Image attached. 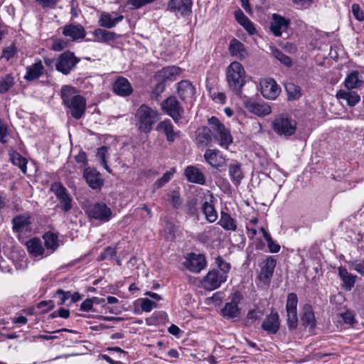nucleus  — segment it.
<instances>
[{"mask_svg": "<svg viewBox=\"0 0 364 364\" xmlns=\"http://www.w3.org/2000/svg\"><path fill=\"white\" fill-rule=\"evenodd\" d=\"M60 95L63 104L67 108V114L75 119L82 118L86 109L85 98L77 94V90L70 85L61 87Z\"/></svg>", "mask_w": 364, "mask_h": 364, "instance_id": "nucleus-1", "label": "nucleus"}, {"mask_svg": "<svg viewBox=\"0 0 364 364\" xmlns=\"http://www.w3.org/2000/svg\"><path fill=\"white\" fill-rule=\"evenodd\" d=\"M246 73L241 63L232 62L226 69V80L228 88L235 95H241L246 83Z\"/></svg>", "mask_w": 364, "mask_h": 364, "instance_id": "nucleus-2", "label": "nucleus"}, {"mask_svg": "<svg viewBox=\"0 0 364 364\" xmlns=\"http://www.w3.org/2000/svg\"><path fill=\"white\" fill-rule=\"evenodd\" d=\"M135 117L139 129L147 134L151 131L152 126L158 121L159 112L146 105H141L137 109Z\"/></svg>", "mask_w": 364, "mask_h": 364, "instance_id": "nucleus-3", "label": "nucleus"}, {"mask_svg": "<svg viewBox=\"0 0 364 364\" xmlns=\"http://www.w3.org/2000/svg\"><path fill=\"white\" fill-rule=\"evenodd\" d=\"M208 124L210 126L213 139L218 142L220 146L228 149L229 145L232 143V137L229 129L215 117L210 118Z\"/></svg>", "mask_w": 364, "mask_h": 364, "instance_id": "nucleus-4", "label": "nucleus"}, {"mask_svg": "<svg viewBox=\"0 0 364 364\" xmlns=\"http://www.w3.org/2000/svg\"><path fill=\"white\" fill-rule=\"evenodd\" d=\"M272 127L277 134L289 136L295 133L296 122L288 116L280 115L273 121Z\"/></svg>", "mask_w": 364, "mask_h": 364, "instance_id": "nucleus-5", "label": "nucleus"}, {"mask_svg": "<svg viewBox=\"0 0 364 364\" xmlns=\"http://www.w3.org/2000/svg\"><path fill=\"white\" fill-rule=\"evenodd\" d=\"M50 191L54 193L59 200L57 207L67 213L72 209V198L67 189L60 183H54L50 186Z\"/></svg>", "mask_w": 364, "mask_h": 364, "instance_id": "nucleus-6", "label": "nucleus"}, {"mask_svg": "<svg viewBox=\"0 0 364 364\" xmlns=\"http://www.w3.org/2000/svg\"><path fill=\"white\" fill-rule=\"evenodd\" d=\"M161 108L176 122L181 119L184 114L183 107L174 96H171L164 100L161 103Z\"/></svg>", "mask_w": 364, "mask_h": 364, "instance_id": "nucleus-7", "label": "nucleus"}, {"mask_svg": "<svg viewBox=\"0 0 364 364\" xmlns=\"http://www.w3.org/2000/svg\"><path fill=\"white\" fill-rule=\"evenodd\" d=\"M79 60L74 55V53L66 51L61 53L56 60L55 66L56 70L64 74L68 75L75 68Z\"/></svg>", "mask_w": 364, "mask_h": 364, "instance_id": "nucleus-8", "label": "nucleus"}, {"mask_svg": "<svg viewBox=\"0 0 364 364\" xmlns=\"http://www.w3.org/2000/svg\"><path fill=\"white\" fill-rule=\"evenodd\" d=\"M276 264H277V261L272 256H268L259 264L260 272L258 274L257 278L264 284H269V282L272 278Z\"/></svg>", "mask_w": 364, "mask_h": 364, "instance_id": "nucleus-9", "label": "nucleus"}, {"mask_svg": "<svg viewBox=\"0 0 364 364\" xmlns=\"http://www.w3.org/2000/svg\"><path fill=\"white\" fill-rule=\"evenodd\" d=\"M242 299V294L235 291L230 296V301L227 302L222 309L223 315L228 318H236L239 316L240 311L237 305Z\"/></svg>", "mask_w": 364, "mask_h": 364, "instance_id": "nucleus-10", "label": "nucleus"}, {"mask_svg": "<svg viewBox=\"0 0 364 364\" xmlns=\"http://www.w3.org/2000/svg\"><path fill=\"white\" fill-rule=\"evenodd\" d=\"M260 90L262 96L267 100H275L281 92V87L272 78H264L261 80Z\"/></svg>", "mask_w": 364, "mask_h": 364, "instance_id": "nucleus-11", "label": "nucleus"}, {"mask_svg": "<svg viewBox=\"0 0 364 364\" xmlns=\"http://www.w3.org/2000/svg\"><path fill=\"white\" fill-rule=\"evenodd\" d=\"M89 217L102 222L109 220L112 215L111 209L102 203L90 205L87 210Z\"/></svg>", "mask_w": 364, "mask_h": 364, "instance_id": "nucleus-12", "label": "nucleus"}, {"mask_svg": "<svg viewBox=\"0 0 364 364\" xmlns=\"http://www.w3.org/2000/svg\"><path fill=\"white\" fill-rule=\"evenodd\" d=\"M215 198L213 193L208 191L204 196V202L202 205V210L206 220L209 223L215 222L218 218V213L215 209Z\"/></svg>", "mask_w": 364, "mask_h": 364, "instance_id": "nucleus-13", "label": "nucleus"}, {"mask_svg": "<svg viewBox=\"0 0 364 364\" xmlns=\"http://www.w3.org/2000/svg\"><path fill=\"white\" fill-rule=\"evenodd\" d=\"M244 106L250 112L259 117H264L272 112L271 107L264 102H257L247 100L244 102Z\"/></svg>", "mask_w": 364, "mask_h": 364, "instance_id": "nucleus-14", "label": "nucleus"}, {"mask_svg": "<svg viewBox=\"0 0 364 364\" xmlns=\"http://www.w3.org/2000/svg\"><path fill=\"white\" fill-rule=\"evenodd\" d=\"M205 160L219 171L226 166L225 159L216 149H207L203 155Z\"/></svg>", "mask_w": 364, "mask_h": 364, "instance_id": "nucleus-15", "label": "nucleus"}, {"mask_svg": "<svg viewBox=\"0 0 364 364\" xmlns=\"http://www.w3.org/2000/svg\"><path fill=\"white\" fill-rule=\"evenodd\" d=\"M225 281V277L221 276L219 271L213 270L204 277L202 285L205 289L212 291L218 288Z\"/></svg>", "mask_w": 364, "mask_h": 364, "instance_id": "nucleus-16", "label": "nucleus"}, {"mask_svg": "<svg viewBox=\"0 0 364 364\" xmlns=\"http://www.w3.org/2000/svg\"><path fill=\"white\" fill-rule=\"evenodd\" d=\"M11 223L14 232L19 235L31 230V221L29 215H16L12 219Z\"/></svg>", "mask_w": 364, "mask_h": 364, "instance_id": "nucleus-17", "label": "nucleus"}, {"mask_svg": "<svg viewBox=\"0 0 364 364\" xmlns=\"http://www.w3.org/2000/svg\"><path fill=\"white\" fill-rule=\"evenodd\" d=\"M83 176L89 186L92 189L100 188L104 180L100 172L95 168H87L84 170Z\"/></svg>", "mask_w": 364, "mask_h": 364, "instance_id": "nucleus-18", "label": "nucleus"}, {"mask_svg": "<svg viewBox=\"0 0 364 364\" xmlns=\"http://www.w3.org/2000/svg\"><path fill=\"white\" fill-rule=\"evenodd\" d=\"M185 267L191 272H199L205 266V259L202 255L190 254L184 262Z\"/></svg>", "mask_w": 364, "mask_h": 364, "instance_id": "nucleus-19", "label": "nucleus"}, {"mask_svg": "<svg viewBox=\"0 0 364 364\" xmlns=\"http://www.w3.org/2000/svg\"><path fill=\"white\" fill-rule=\"evenodd\" d=\"M289 25V19L277 14H273L270 28L274 36H281L282 33L287 30Z\"/></svg>", "mask_w": 364, "mask_h": 364, "instance_id": "nucleus-20", "label": "nucleus"}, {"mask_svg": "<svg viewBox=\"0 0 364 364\" xmlns=\"http://www.w3.org/2000/svg\"><path fill=\"white\" fill-rule=\"evenodd\" d=\"M280 327L279 316L277 312L272 311L264 320L262 328L268 333H276Z\"/></svg>", "mask_w": 364, "mask_h": 364, "instance_id": "nucleus-21", "label": "nucleus"}, {"mask_svg": "<svg viewBox=\"0 0 364 364\" xmlns=\"http://www.w3.org/2000/svg\"><path fill=\"white\" fill-rule=\"evenodd\" d=\"M184 174L188 181L191 183H195L200 185H204L205 183L206 178L205 175L199 168L196 166H187L184 171Z\"/></svg>", "mask_w": 364, "mask_h": 364, "instance_id": "nucleus-22", "label": "nucleus"}, {"mask_svg": "<svg viewBox=\"0 0 364 364\" xmlns=\"http://www.w3.org/2000/svg\"><path fill=\"white\" fill-rule=\"evenodd\" d=\"M301 325L305 328H309L312 331L316 326V319L314 313L311 306L305 305L303 308V313L301 316Z\"/></svg>", "mask_w": 364, "mask_h": 364, "instance_id": "nucleus-23", "label": "nucleus"}, {"mask_svg": "<svg viewBox=\"0 0 364 364\" xmlns=\"http://www.w3.org/2000/svg\"><path fill=\"white\" fill-rule=\"evenodd\" d=\"M63 34L70 37L73 41L84 38L86 34L85 30L80 25L68 24L63 29Z\"/></svg>", "mask_w": 364, "mask_h": 364, "instance_id": "nucleus-24", "label": "nucleus"}, {"mask_svg": "<svg viewBox=\"0 0 364 364\" xmlns=\"http://www.w3.org/2000/svg\"><path fill=\"white\" fill-rule=\"evenodd\" d=\"M124 16L122 15H118L107 12H102L99 18V24L105 28H112L114 27L119 22L122 21Z\"/></svg>", "mask_w": 364, "mask_h": 364, "instance_id": "nucleus-25", "label": "nucleus"}, {"mask_svg": "<svg viewBox=\"0 0 364 364\" xmlns=\"http://www.w3.org/2000/svg\"><path fill=\"white\" fill-rule=\"evenodd\" d=\"M114 92L120 96H129L132 92V87L127 79L119 77L113 85Z\"/></svg>", "mask_w": 364, "mask_h": 364, "instance_id": "nucleus-26", "label": "nucleus"}, {"mask_svg": "<svg viewBox=\"0 0 364 364\" xmlns=\"http://www.w3.org/2000/svg\"><path fill=\"white\" fill-rule=\"evenodd\" d=\"M228 50L232 56L239 60H242L248 55L244 44L236 38L231 40Z\"/></svg>", "mask_w": 364, "mask_h": 364, "instance_id": "nucleus-27", "label": "nucleus"}, {"mask_svg": "<svg viewBox=\"0 0 364 364\" xmlns=\"http://www.w3.org/2000/svg\"><path fill=\"white\" fill-rule=\"evenodd\" d=\"M45 71V68L41 60L27 66L24 79L27 81H32L39 78Z\"/></svg>", "mask_w": 364, "mask_h": 364, "instance_id": "nucleus-28", "label": "nucleus"}, {"mask_svg": "<svg viewBox=\"0 0 364 364\" xmlns=\"http://www.w3.org/2000/svg\"><path fill=\"white\" fill-rule=\"evenodd\" d=\"M156 130L166 135L168 141L173 142L178 136V132L174 131L173 126L168 119L164 120L158 124Z\"/></svg>", "mask_w": 364, "mask_h": 364, "instance_id": "nucleus-29", "label": "nucleus"}, {"mask_svg": "<svg viewBox=\"0 0 364 364\" xmlns=\"http://www.w3.org/2000/svg\"><path fill=\"white\" fill-rule=\"evenodd\" d=\"M191 0H171L168 8L171 11H178L181 14H187L191 11Z\"/></svg>", "mask_w": 364, "mask_h": 364, "instance_id": "nucleus-30", "label": "nucleus"}, {"mask_svg": "<svg viewBox=\"0 0 364 364\" xmlns=\"http://www.w3.org/2000/svg\"><path fill=\"white\" fill-rule=\"evenodd\" d=\"M194 87L189 81L182 80L178 84V93L183 101L191 100L194 95Z\"/></svg>", "mask_w": 364, "mask_h": 364, "instance_id": "nucleus-31", "label": "nucleus"}, {"mask_svg": "<svg viewBox=\"0 0 364 364\" xmlns=\"http://www.w3.org/2000/svg\"><path fill=\"white\" fill-rule=\"evenodd\" d=\"M338 274L343 282L342 287L346 291H350L355 283L356 276L349 273L348 270L342 267H338Z\"/></svg>", "mask_w": 364, "mask_h": 364, "instance_id": "nucleus-32", "label": "nucleus"}, {"mask_svg": "<svg viewBox=\"0 0 364 364\" xmlns=\"http://www.w3.org/2000/svg\"><path fill=\"white\" fill-rule=\"evenodd\" d=\"M218 224L226 231L235 232L237 229L236 220L229 213L224 211L221 212L220 218Z\"/></svg>", "mask_w": 364, "mask_h": 364, "instance_id": "nucleus-33", "label": "nucleus"}, {"mask_svg": "<svg viewBox=\"0 0 364 364\" xmlns=\"http://www.w3.org/2000/svg\"><path fill=\"white\" fill-rule=\"evenodd\" d=\"M26 245L28 252L33 257H39L43 255L45 250L39 238L33 237L29 240Z\"/></svg>", "mask_w": 364, "mask_h": 364, "instance_id": "nucleus-34", "label": "nucleus"}, {"mask_svg": "<svg viewBox=\"0 0 364 364\" xmlns=\"http://www.w3.org/2000/svg\"><path fill=\"white\" fill-rule=\"evenodd\" d=\"M336 97L339 100H344L350 107L355 106L360 100V97L355 92H349L340 90L336 93Z\"/></svg>", "mask_w": 364, "mask_h": 364, "instance_id": "nucleus-35", "label": "nucleus"}, {"mask_svg": "<svg viewBox=\"0 0 364 364\" xmlns=\"http://www.w3.org/2000/svg\"><path fill=\"white\" fill-rule=\"evenodd\" d=\"M344 85L348 90L360 88L363 86V81L359 77L358 71H353L346 77Z\"/></svg>", "mask_w": 364, "mask_h": 364, "instance_id": "nucleus-36", "label": "nucleus"}, {"mask_svg": "<svg viewBox=\"0 0 364 364\" xmlns=\"http://www.w3.org/2000/svg\"><path fill=\"white\" fill-rule=\"evenodd\" d=\"M235 17L237 21L240 25H242L250 34L252 35L255 33L256 31L253 26V23L240 9H238L235 11Z\"/></svg>", "mask_w": 364, "mask_h": 364, "instance_id": "nucleus-37", "label": "nucleus"}, {"mask_svg": "<svg viewBox=\"0 0 364 364\" xmlns=\"http://www.w3.org/2000/svg\"><path fill=\"white\" fill-rule=\"evenodd\" d=\"M95 41L100 43H109L116 39V34L113 32L102 28L95 29L93 31Z\"/></svg>", "mask_w": 364, "mask_h": 364, "instance_id": "nucleus-38", "label": "nucleus"}, {"mask_svg": "<svg viewBox=\"0 0 364 364\" xmlns=\"http://www.w3.org/2000/svg\"><path fill=\"white\" fill-rule=\"evenodd\" d=\"M228 169L232 181L235 185H239L244 177L240 165L239 164H230Z\"/></svg>", "mask_w": 364, "mask_h": 364, "instance_id": "nucleus-39", "label": "nucleus"}, {"mask_svg": "<svg viewBox=\"0 0 364 364\" xmlns=\"http://www.w3.org/2000/svg\"><path fill=\"white\" fill-rule=\"evenodd\" d=\"M14 77L6 74L0 77V94H5L14 85Z\"/></svg>", "mask_w": 364, "mask_h": 364, "instance_id": "nucleus-40", "label": "nucleus"}, {"mask_svg": "<svg viewBox=\"0 0 364 364\" xmlns=\"http://www.w3.org/2000/svg\"><path fill=\"white\" fill-rule=\"evenodd\" d=\"M285 90L289 100H296L301 97L302 94L300 87L292 82L286 83Z\"/></svg>", "mask_w": 364, "mask_h": 364, "instance_id": "nucleus-41", "label": "nucleus"}, {"mask_svg": "<svg viewBox=\"0 0 364 364\" xmlns=\"http://www.w3.org/2000/svg\"><path fill=\"white\" fill-rule=\"evenodd\" d=\"M43 238L46 247L50 250L51 252H53L58 247V236L55 233L48 232L44 234Z\"/></svg>", "mask_w": 364, "mask_h": 364, "instance_id": "nucleus-42", "label": "nucleus"}, {"mask_svg": "<svg viewBox=\"0 0 364 364\" xmlns=\"http://www.w3.org/2000/svg\"><path fill=\"white\" fill-rule=\"evenodd\" d=\"M11 160L14 165L18 166L21 171L23 173H26V165L28 163V161L26 158L23 157L20 154H18L16 151L13 152L11 154Z\"/></svg>", "mask_w": 364, "mask_h": 364, "instance_id": "nucleus-43", "label": "nucleus"}, {"mask_svg": "<svg viewBox=\"0 0 364 364\" xmlns=\"http://www.w3.org/2000/svg\"><path fill=\"white\" fill-rule=\"evenodd\" d=\"M180 68L176 66L164 68L159 72V76L165 80H171L176 75H179Z\"/></svg>", "mask_w": 364, "mask_h": 364, "instance_id": "nucleus-44", "label": "nucleus"}, {"mask_svg": "<svg viewBox=\"0 0 364 364\" xmlns=\"http://www.w3.org/2000/svg\"><path fill=\"white\" fill-rule=\"evenodd\" d=\"M216 264L219 268L218 271L220 272V274L225 277V279L227 280L228 274L230 269V264L225 261L220 257L216 258Z\"/></svg>", "mask_w": 364, "mask_h": 364, "instance_id": "nucleus-45", "label": "nucleus"}, {"mask_svg": "<svg viewBox=\"0 0 364 364\" xmlns=\"http://www.w3.org/2000/svg\"><path fill=\"white\" fill-rule=\"evenodd\" d=\"M108 151V147L103 146L100 147L97 149V156L101 160L102 165L105 167V168L108 171L111 172V170L109 169L107 161V154Z\"/></svg>", "mask_w": 364, "mask_h": 364, "instance_id": "nucleus-46", "label": "nucleus"}, {"mask_svg": "<svg viewBox=\"0 0 364 364\" xmlns=\"http://www.w3.org/2000/svg\"><path fill=\"white\" fill-rule=\"evenodd\" d=\"M287 326L289 330H295L298 325L297 311H287Z\"/></svg>", "mask_w": 364, "mask_h": 364, "instance_id": "nucleus-47", "label": "nucleus"}, {"mask_svg": "<svg viewBox=\"0 0 364 364\" xmlns=\"http://www.w3.org/2000/svg\"><path fill=\"white\" fill-rule=\"evenodd\" d=\"M174 173H175L174 168H172V169L166 171V173H164L163 176L161 178L158 179L155 182V183H154L155 188H161L165 183H168L173 177Z\"/></svg>", "mask_w": 364, "mask_h": 364, "instance_id": "nucleus-48", "label": "nucleus"}, {"mask_svg": "<svg viewBox=\"0 0 364 364\" xmlns=\"http://www.w3.org/2000/svg\"><path fill=\"white\" fill-rule=\"evenodd\" d=\"M297 303L298 299L296 294L294 293L289 294L287 299L286 311H297Z\"/></svg>", "mask_w": 364, "mask_h": 364, "instance_id": "nucleus-49", "label": "nucleus"}, {"mask_svg": "<svg viewBox=\"0 0 364 364\" xmlns=\"http://www.w3.org/2000/svg\"><path fill=\"white\" fill-rule=\"evenodd\" d=\"M274 56L279 60L282 64L287 67H291L292 65V61L291 58L287 55L284 54L282 51L276 49L273 52Z\"/></svg>", "mask_w": 364, "mask_h": 364, "instance_id": "nucleus-50", "label": "nucleus"}, {"mask_svg": "<svg viewBox=\"0 0 364 364\" xmlns=\"http://www.w3.org/2000/svg\"><path fill=\"white\" fill-rule=\"evenodd\" d=\"M166 199L173 208H177L181 204L180 194L178 191H173L168 193Z\"/></svg>", "mask_w": 364, "mask_h": 364, "instance_id": "nucleus-51", "label": "nucleus"}, {"mask_svg": "<svg viewBox=\"0 0 364 364\" xmlns=\"http://www.w3.org/2000/svg\"><path fill=\"white\" fill-rule=\"evenodd\" d=\"M141 309L143 311L150 312L153 309L157 308L158 305L155 301H153L147 298H143L140 299Z\"/></svg>", "mask_w": 364, "mask_h": 364, "instance_id": "nucleus-52", "label": "nucleus"}, {"mask_svg": "<svg viewBox=\"0 0 364 364\" xmlns=\"http://www.w3.org/2000/svg\"><path fill=\"white\" fill-rule=\"evenodd\" d=\"M43 9H54L60 0H34Z\"/></svg>", "mask_w": 364, "mask_h": 364, "instance_id": "nucleus-53", "label": "nucleus"}, {"mask_svg": "<svg viewBox=\"0 0 364 364\" xmlns=\"http://www.w3.org/2000/svg\"><path fill=\"white\" fill-rule=\"evenodd\" d=\"M116 256V250L112 247H107L100 257V260L114 259Z\"/></svg>", "mask_w": 364, "mask_h": 364, "instance_id": "nucleus-54", "label": "nucleus"}, {"mask_svg": "<svg viewBox=\"0 0 364 364\" xmlns=\"http://www.w3.org/2000/svg\"><path fill=\"white\" fill-rule=\"evenodd\" d=\"M352 13L358 21H363L364 20V12L358 4L352 5Z\"/></svg>", "mask_w": 364, "mask_h": 364, "instance_id": "nucleus-55", "label": "nucleus"}, {"mask_svg": "<svg viewBox=\"0 0 364 364\" xmlns=\"http://www.w3.org/2000/svg\"><path fill=\"white\" fill-rule=\"evenodd\" d=\"M263 316V312L259 309H253L248 312L247 319L254 322L257 320H259Z\"/></svg>", "mask_w": 364, "mask_h": 364, "instance_id": "nucleus-56", "label": "nucleus"}, {"mask_svg": "<svg viewBox=\"0 0 364 364\" xmlns=\"http://www.w3.org/2000/svg\"><path fill=\"white\" fill-rule=\"evenodd\" d=\"M16 53V47L14 46H10L3 50L1 58H4L6 60H9L11 58H12L15 55Z\"/></svg>", "mask_w": 364, "mask_h": 364, "instance_id": "nucleus-57", "label": "nucleus"}, {"mask_svg": "<svg viewBox=\"0 0 364 364\" xmlns=\"http://www.w3.org/2000/svg\"><path fill=\"white\" fill-rule=\"evenodd\" d=\"M210 132H211V129H208L207 128H204L203 132L199 133L198 135L199 142L207 144L209 141H210L211 136Z\"/></svg>", "mask_w": 364, "mask_h": 364, "instance_id": "nucleus-58", "label": "nucleus"}, {"mask_svg": "<svg viewBox=\"0 0 364 364\" xmlns=\"http://www.w3.org/2000/svg\"><path fill=\"white\" fill-rule=\"evenodd\" d=\"M55 294L60 300L58 303L59 305L65 304L66 301L70 299L71 296V293L70 291H65L62 289H58Z\"/></svg>", "mask_w": 364, "mask_h": 364, "instance_id": "nucleus-59", "label": "nucleus"}, {"mask_svg": "<svg viewBox=\"0 0 364 364\" xmlns=\"http://www.w3.org/2000/svg\"><path fill=\"white\" fill-rule=\"evenodd\" d=\"M7 126L0 119V141L1 143L7 142Z\"/></svg>", "mask_w": 364, "mask_h": 364, "instance_id": "nucleus-60", "label": "nucleus"}, {"mask_svg": "<svg viewBox=\"0 0 364 364\" xmlns=\"http://www.w3.org/2000/svg\"><path fill=\"white\" fill-rule=\"evenodd\" d=\"M67 43L65 41L61 39H56L53 41L52 49L55 51H60L66 48Z\"/></svg>", "mask_w": 364, "mask_h": 364, "instance_id": "nucleus-61", "label": "nucleus"}, {"mask_svg": "<svg viewBox=\"0 0 364 364\" xmlns=\"http://www.w3.org/2000/svg\"><path fill=\"white\" fill-rule=\"evenodd\" d=\"M95 299H87L80 305V310L84 311H88L92 309Z\"/></svg>", "mask_w": 364, "mask_h": 364, "instance_id": "nucleus-62", "label": "nucleus"}, {"mask_svg": "<svg viewBox=\"0 0 364 364\" xmlns=\"http://www.w3.org/2000/svg\"><path fill=\"white\" fill-rule=\"evenodd\" d=\"M268 248L271 252L277 253L280 250V245L276 243L273 239H271L268 242H267Z\"/></svg>", "mask_w": 364, "mask_h": 364, "instance_id": "nucleus-63", "label": "nucleus"}, {"mask_svg": "<svg viewBox=\"0 0 364 364\" xmlns=\"http://www.w3.org/2000/svg\"><path fill=\"white\" fill-rule=\"evenodd\" d=\"M344 323L352 324L354 322V315L350 311H346L341 315Z\"/></svg>", "mask_w": 364, "mask_h": 364, "instance_id": "nucleus-64", "label": "nucleus"}]
</instances>
